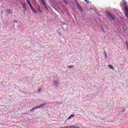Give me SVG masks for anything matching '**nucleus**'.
Listing matches in <instances>:
<instances>
[{"label":"nucleus","mask_w":128,"mask_h":128,"mask_svg":"<svg viewBox=\"0 0 128 128\" xmlns=\"http://www.w3.org/2000/svg\"><path fill=\"white\" fill-rule=\"evenodd\" d=\"M40 90H42V89H39L38 90V92H40Z\"/></svg>","instance_id":"20"},{"label":"nucleus","mask_w":128,"mask_h":128,"mask_svg":"<svg viewBox=\"0 0 128 128\" xmlns=\"http://www.w3.org/2000/svg\"><path fill=\"white\" fill-rule=\"evenodd\" d=\"M40 12H42V10H40Z\"/></svg>","instance_id":"23"},{"label":"nucleus","mask_w":128,"mask_h":128,"mask_svg":"<svg viewBox=\"0 0 128 128\" xmlns=\"http://www.w3.org/2000/svg\"><path fill=\"white\" fill-rule=\"evenodd\" d=\"M86 2V4H90V1L88 0H84Z\"/></svg>","instance_id":"15"},{"label":"nucleus","mask_w":128,"mask_h":128,"mask_svg":"<svg viewBox=\"0 0 128 128\" xmlns=\"http://www.w3.org/2000/svg\"><path fill=\"white\" fill-rule=\"evenodd\" d=\"M14 22L16 23L18 22V21H14Z\"/></svg>","instance_id":"22"},{"label":"nucleus","mask_w":128,"mask_h":128,"mask_svg":"<svg viewBox=\"0 0 128 128\" xmlns=\"http://www.w3.org/2000/svg\"><path fill=\"white\" fill-rule=\"evenodd\" d=\"M70 116L71 118H74V114H71V115Z\"/></svg>","instance_id":"18"},{"label":"nucleus","mask_w":128,"mask_h":128,"mask_svg":"<svg viewBox=\"0 0 128 128\" xmlns=\"http://www.w3.org/2000/svg\"><path fill=\"white\" fill-rule=\"evenodd\" d=\"M125 44H126V46H127V48H128V42H125Z\"/></svg>","instance_id":"16"},{"label":"nucleus","mask_w":128,"mask_h":128,"mask_svg":"<svg viewBox=\"0 0 128 128\" xmlns=\"http://www.w3.org/2000/svg\"><path fill=\"white\" fill-rule=\"evenodd\" d=\"M27 2H28V4L30 6V8H32V6L30 4V2L27 0Z\"/></svg>","instance_id":"9"},{"label":"nucleus","mask_w":128,"mask_h":128,"mask_svg":"<svg viewBox=\"0 0 128 128\" xmlns=\"http://www.w3.org/2000/svg\"><path fill=\"white\" fill-rule=\"evenodd\" d=\"M78 10H81V12H82V6H80V5H78Z\"/></svg>","instance_id":"8"},{"label":"nucleus","mask_w":128,"mask_h":128,"mask_svg":"<svg viewBox=\"0 0 128 128\" xmlns=\"http://www.w3.org/2000/svg\"><path fill=\"white\" fill-rule=\"evenodd\" d=\"M108 66L110 68V70H114V68L112 65H108Z\"/></svg>","instance_id":"7"},{"label":"nucleus","mask_w":128,"mask_h":128,"mask_svg":"<svg viewBox=\"0 0 128 128\" xmlns=\"http://www.w3.org/2000/svg\"><path fill=\"white\" fill-rule=\"evenodd\" d=\"M68 68H74V66L70 65L68 66Z\"/></svg>","instance_id":"13"},{"label":"nucleus","mask_w":128,"mask_h":128,"mask_svg":"<svg viewBox=\"0 0 128 128\" xmlns=\"http://www.w3.org/2000/svg\"><path fill=\"white\" fill-rule=\"evenodd\" d=\"M106 14H107V16L110 20H116V18L114 17V16L110 14V13L108 12L107 11L106 12Z\"/></svg>","instance_id":"2"},{"label":"nucleus","mask_w":128,"mask_h":128,"mask_svg":"<svg viewBox=\"0 0 128 128\" xmlns=\"http://www.w3.org/2000/svg\"><path fill=\"white\" fill-rule=\"evenodd\" d=\"M54 86H58V81H55L54 82Z\"/></svg>","instance_id":"12"},{"label":"nucleus","mask_w":128,"mask_h":128,"mask_svg":"<svg viewBox=\"0 0 128 128\" xmlns=\"http://www.w3.org/2000/svg\"><path fill=\"white\" fill-rule=\"evenodd\" d=\"M7 12L8 14H12V11L10 9H8L7 10Z\"/></svg>","instance_id":"6"},{"label":"nucleus","mask_w":128,"mask_h":128,"mask_svg":"<svg viewBox=\"0 0 128 128\" xmlns=\"http://www.w3.org/2000/svg\"><path fill=\"white\" fill-rule=\"evenodd\" d=\"M65 128H80V127L76 126H65Z\"/></svg>","instance_id":"4"},{"label":"nucleus","mask_w":128,"mask_h":128,"mask_svg":"<svg viewBox=\"0 0 128 128\" xmlns=\"http://www.w3.org/2000/svg\"><path fill=\"white\" fill-rule=\"evenodd\" d=\"M31 10H32L33 12H34V14H36V10L34 9V8H32H32H30Z\"/></svg>","instance_id":"10"},{"label":"nucleus","mask_w":128,"mask_h":128,"mask_svg":"<svg viewBox=\"0 0 128 128\" xmlns=\"http://www.w3.org/2000/svg\"><path fill=\"white\" fill-rule=\"evenodd\" d=\"M105 52V58H107L108 56L106 55V52Z\"/></svg>","instance_id":"17"},{"label":"nucleus","mask_w":128,"mask_h":128,"mask_svg":"<svg viewBox=\"0 0 128 128\" xmlns=\"http://www.w3.org/2000/svg\"><path fill=\"white\" fill-rule=\"evenodd\" d=\"M72 119V117L71 116H70L67 120H71Z\"/></svg>","instance_id":"19"},{"label":"nucleus","mask_w":128,"mask_h":128,"mask_svg":"<svg viewBox=\"0 0 128 128\" xmlns=\"http://www.w3.org/2000/svg\"><path fill=\"white\" fill-rule=\"evenodd\" d=\"M102 30H103L104 32H105L104 30V28H102Z\"/></svg>","instance_id":"21"},{"label":"nucleus","mask_w":128,"mask_h":128,"mask_svg":"<svg viewBox=\"0 0 128 128\" xmlns=\"http://www.w3.org/2000/svg\"><path fill=\"white\" fill-rule=\"evenodd\" d=\"M26 4H22L23 8H24V10H25L24 12L26 11Z\"/></svg>","instance_id":"5"},{"label":"nucleus","mask_w":128,"mask_h":128,"mask_svg":"<svg viewBox=\"0 0 128 128\" xmlns=\"http://www.w3.org/2000/svg\"><path fill=\"white\" fill-rule=\"evenodd\" d=\"M46 104L44 103V104H41L38 106H36L34 108L31 109L30 112H32V110H36V108H42V106H46Z\"/></svg>","instance_id":"3"},{"label":"nucleus","mask_w":128,"mask_h":128,"mask_svg":"<svg viewBox=\"0 0 128 128\" xmlns=\"http://www.w3.org/2000/svg\"><path fill=\"white\" fill-rule=\"evenodd\" d=\"M128 50V47H127Z\"/></svg>","instance_id":"25"},{"label":"nucleus","mask_w":128,"mask_h":128,"mask_svg":"<svg viewBox=\"0 0 128 128\" xmlns=\"http://www.w3.org/2000/svg\"><path fill=\"white\" fill-rule=\"evenodd\" d=\"M75 2H76V4L78 6H80V4H78V0H75Z\"/></svg>","instance_id":"14"},{"label":"nucleus","mask_w":128,"mask_h":128,"mask_svg":"<svg viewBox=\"0 0 128 128\" xmlns=\"http://www.w3.org/2000/svg\"><path fill=\"white\" fill-rule=\"evenodd\" d=\"M42 2L44 6H46V3L44 2V0H42Z\"/></svg>","instance_id":"11"},{"label":"nucleus","mask_w":128,"mask_h":128,"mask_svg":"<svg viewBox=\"0 0 128 128\" xmlns=\"http://www.w3.org/2000/svg\"><path fill=\"white\" fill-rule=\"evenodd\" d=\"M58 34H59L60 36V33H58Z\"/></svg>","instance_id":"24"},{"label":"nucleus","mask_w":128,"mask_h":128,"mask_svg":"<svg viewBox=\"0 0 128 128\" xmlns=\"http://www.w3.org/2000/svg\"><path fill=\"white\" fill-rule=\"evenodd\" d=\"M122 2L124 4V6H125L124 8V10H125V16H126L127 20H128V7L126 6V0H123Z\"/></svg>","instance_id":"1"}]
</instances>
